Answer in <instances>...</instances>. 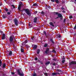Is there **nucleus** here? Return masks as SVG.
Returning a JSON list of instances; mask_svg holds the SVG:
<instances>
[{"label": "nucleus", "mask_w": 76, "mask_h": 76, "mask_svg": "<svg viewBox=\"0 0 76 76\" xmlns=\"http://www.w3.org/2000/svg\"><path fill=\"white\" fill-rule=\"evenodd\" d=\"M34 60H38V58H37V57L35 58Z\"/></svg>", "instance_id": "a18cd8bd"}, {"label": "nucleus", "mask_w": 76, "mask_h": 76, "mask_svg": "<svg viewBox=\"0 0 76 76\" xmlns=\"http://www.w3.org/2000/svg\"><path fill=\"white\" fill-rule=\"evenodd\" d=\"M57 73V74H58V75H60V73H59L58 72Z\"/></svg>", "instance_id": "4d7b16f0"}, {"label": "nucleus", "mask_w": 76, "mask_h": 76, "mask_svg": "<svg viewBox=\"0 0 76 76\" xmlns=\"http://www.w3.org/2000/svg\"><path fill=\"white\" fill-rule=\"evenodd\" d=\"M7 52H8V53H9V52H10V51H8V50H7Z\"/></svg>", "instance_id": "680f3d73"}, {"label": "nucleus", "mask_w": 76, "mask_h": 76, "mask_svg": "<svg viewBox=\"0 0 76 76\" xmlns=\"http://www.w3.org/2000/svg\"><path fill=\"white\" fill-rule=\"evenodd\" d=\"M61 18V20H62V19H63V16H62V17H60Z\"/></svg>", "instance_id": "3c124183"}, {"label": "nucleus", "mask_w": 76, "mask_h": 76, "mask_svg": "<svg viewBox=\"0 0 76 76\" xmlns=\"http://www.w3.org/2000/svg\"><path fill=\"white\" fill-rule=\"evenodd\" d=\"M55 13L56 15H58V12H55Z\"/></svg>", "instance_id": "de8ad7c7"}, {"label": "nucleus", "mask_w": 76, "mask_h": 76, "mask_svg": "<svg viewBox=\"0 0 76 76\" xmlns=\"http://www.w3.org/2000/svg\"><path fill=\"white\" fill-rule=\"evenodd\" d=\"M50 61H48L46 63H45V64L46 65H47L48 64H50Z\"/></svg>", "instance_id": "dca6fc26"}, {"label": "nucleus", "mask_w": 76, "mask_h": 76, "mask_svg": "<svg viewBox=\"0 0 76 76\" xmlns=\"http://www.w3.org/2000/svg\"><path fill=\"white\" fill-rule=\"evenodd\" d=\"M66 61V60H64L62 61V62L63 64H64V62H65V61Z\"/></svg>", "instance_id": "bb28decb"}, {"label": "nucleus", "mask_w": 76, "mask_h": 76, "mask_svg": "<svg viewBox=\"0 0 76 76\" xmlns=\"http://www.w3.org/2000/svg\"><path fill=\"white\" fill-rule=\"evenodd\" d=\"M63 60H64V59H65V58H64V57L63 58Z\"/></svg>", "instance_id": "bf43d9fd"}, {"label": "nucleus", "mask_w": 76, "mask_h": 76, "mask_svg": "<svg viewBox=\"0 0 76 76\" xmlns=\"http://www.w3.org/2000/svg\"><path fill=\"white\" fill-rule=\"evenodd\" d=\"M14 21L16 26H18V23H19L18 22V19H14Z\"/></svg>", "instance_id": "39448f33"}, {"label": "nucleus", "mask_w": 76, "mask_h": 76, "mask_svg": "<svg viewBox=\"0 0 76 76\" xmlns=\"http://www.w3.org/2000/svg\"><path fill=\"white\" fill-rule=\"evenodd\" d=\"M52 65H53V66H56V63H53V64H52Z\"/></svg>", "instance_id": "f704fd0d"}, {"label": "nucleus", "mask_w": 76, "mask_h": 76, "mask_svg": "<svg viewBox=\"0 0 76 76\" xmlns=\"http://www.w3.org/2000/svg\"><path fill=\"white\" fill-rule=\"evenodd\" d=\"M58 37L59 38H61V35L60 34H58Z\"/></svg>", "instance_id": "412c9836"}, {"label": "nucleus", "mask_w": 76, "mask_h": 76, "mask_svg": "<svg viewBox=\"0 0 76 76\" xmlns=\"http://www.w3.org/2000/svg\"><path fill=\"white\" fill-rule=\"evenodd\" d=\"M4 1H6V0H4Z\"/></svg>", "instance_id": "338daca9"}, {"label": "nucleus", "mask_w": 76, "mask_h": 76, "mask_svg": "<svg viewBox=\"0 0 76 76\" xmlns=\"http://www.w3.org/2000/svg\"><path fill=\"white\" fill-rule=\"evenodd\" d=\"M50 41L52 42V43H53V44H54V41H53V39H50Z\"/></svg>", "instance_id": "393cba45"}, {"label": "nucleus", "mask_w": 76, "mask_h": 76, "mask_svg": "<svg viewBox=\"0 0 76 76\" xmlns=\"http://www.w3.org/2000/svg\"><path fill=\"white\" fill-rule=\"evenodd\" d=\"M33 48L34 49V50H36V49L37 48V45H34V47H33Z\"/></svg>", "instance_id": "9b49d317"}, {"label": "nucleus", "mask_w": 76, "mask_h": 76, "mask_svg": "<svg viewBox=\"0 0 76 76\" xmlns=\"http://www.w3.org/2000/svg\"><path fill=\"white\" fill-rule=\"evenodd\" d=\"M55 1L56 2L57 4H58V3L59 2V1H58V0H55Z\"/></svg>", "instance_id": "aec40b11"}, {"label": "nucleus", "mask_w": 76, "mask_h": 76, "mask_svg": "<svg viewBox=\"0 0 76 76\" xmlns=\"http://www.w3.org/2000/svg\"><path fill=\"white\" fill-rule=\"evenodd\" d=\"M20 25H22V24H23V22H20Z\"/></svg>", "instance_id": "72a5a7b5"}, {"label": "nucleus", "mask_w": 76, "mask_h": 76, "mask_svg": "<svg viewBox=\"0 0 76 76\" xmlns=\"http://www.w3.org/2000/svg\"><path fill=\"white\" fill-rule=\"evenodd\" d=\"M63 13H66V12L64 10H63L62 12Z\"/></svg>", "instance_id": "6e6d98bb"}, {"label": "nucleus", "mask_w": 76, "mask_h": 76, "mask_svg": "<svg viewBox=\"0 0 76 76\" xmlns=\"http://www.w3.org/2000/svg\"><path fill=\"white\" fill-rule=\"evenodd\" d=\"M58 17H57L56 18H55V19H58Z\"/></svg>", "instance_id": "052dcab7"}, {"label": "nucleus", "mask_w": 76, "mask_h": 76, "mask_svg": "<svg viewBox=\"0 0 76 76\" xmlns=\"http://www.w3.org/2000/svg\"><path fill=\"white\" fill-rule=\"evenodd\" d=\"M73 18V16L72 15H70L69 16V19H72Z\"/></svg>", "instance_id": "c756f323"}, {"label": "nucleus", "mask_w": 76, "mask_h": 76, "mask_svg": "<svg viewBox=\"0 0 76 76\" xmlns=\"http://www.w3.org/2000/svg\"><path fill=\"white\" fill-rule=\"evenodd\" d=\"M74 28L75 29H76V24H75V26L74 27Z\"/></svg>", "instance_id": "864d4df0"}, {"label": "nucleus", "mask_w": 76, "mask_h": 76, "mask_svg": "<svg viewBox=\"0 0 76 76\" xmlns=\"http://www.w3.org/2000/svg\"><path fill=\"white\" fill-rule=\"evenodd\" d=\"M56 71H57V72H62V71H61V70L59 69H56Z\"/></svg>", "instance_id": "f8f14e48"}, {"label": "nucleus", "mask_w": 76, "mask_h": 76, "mask_svg": "<svg viewBox=\"0 0 76 76\" xmlns=\"http://www.w3.org/2000/svg\"><path fill=\"white\" fill-rule=\"evenodd\" d=\"M4 9L6 12H7V11H8V9L7 8H5Z\"/></svg>", "instance_id": "c9c22d12"}, {"label": "nucleus", "mask_w": 76, "mask_h": 76, "mask_svg": "<svg viewBox=\"0 0 76 76\" xmlns=\"http://www.w3.org/2000/svg\"><path fill=\"white\" fill-rule=\"evenodd\" d=\"M51 1L52 2H55V0H51Z\"/></svg>", "instance_id": "a19ab883"}, {"label": "nucleus", "mask_w": 76, "mask_h": 76, "mask_svg": "<svg viewBox=\"0 0 76 76\" xmlns=\"http://www.w3.org/2000/svg\"><path fill=\"white\" fill-rule=\"evenodd\" d=\"M26 48H28L29 47V46L28 45H26Z\"/></svg>", "instance_id": "ea45409f"}, {"label": "nucleus", "mask_w": 76, "mask_h": 76, "mask_svg": "<svg viewBox=\"0 0 76 76\" xmlns=\"http://www.w3.org/2000/svg\"><path fill=\"white\" fill-rule=\"evenodd\" d=\"M6 35H5V34H2V39H5V37Z\"/></svg>", "instance_id": "0eeeda50"}, {"label": "nucleus", "mask_w": 76, "mask_h": 76, "mask_svg": "<svg viewBox=\"0 0 76 76\" xmlns=\"http://www.w3.org/2000/svg\"><path fill=\"white\" fill-rule=\"evenodd\" d=\"M37 19L38 18H37V17H35L34 19V23H36V22H37Z\"/></svg>", "instance_id": "6e6552de"}, {"label": "nucleus", "mask_w": 76, "mask_h": 76, "mask_svg": "<svg viewBox=\"0 0 76 76\" xmlns=\"http://www.w3.org/2000/svg\"><path fill=\"white\" fill-rule=\"evenodd\" d=\"M45 53H46V54H48V51L46 50L45 51Z\"/></svg>", "instance_id": "c03bdc74"}, {"label": "nucleus", "mask_w": 76, "mask_h": 76, "mask_svg": "<svg viewBox=\"0 0 76 76\" xmlns=\"http://www.w3.org/2000/svg\"><path fill=\"white\" fill-rule=\"evenodd\" d=\"M28 26L30 28H32V25L31 24H28Z\"/></svg>", "instance_id": "b1692460"}, {"label": "nucleus", "mask_w": 76, "mask_h": 76, "mask_svg": "<svg viewBox=\"0 0 76 76\" xmlns=\"http://www.w3.org/2000/svg\"><path fill=\"white\" fill-rule=\"evenodd\" d=\"M21 12H23L25 11V13L27 14L28 16H31V13H30V11L28 9H23L22 10H21Z\"/></svg>", "instance_id": "f257e3e1"}, {"label": "nucleus", "mask_w": 76, "mask_h": 76, "mask_svg": "<svg viewBox=\"0 0 76 76\" xmlns=\"http://www.w3.org/2000/svg\"><path fill=\"white\" fill-rule=\"evenodd\" d=\"M39 51H40V50H39V49H38L37 52V53L38 54H39Z\"/></svg>", "instance_id": "a211bd4d"}, {"label": "nucleus", "mask_w": 76, "mask_h": 76, "mask_svg": "<svg viewBox=\"0 0 76 76\" xmlns=\"http://www.w3.org/2000/svg\"><path fill=\"white\" fill-rule=\"evenodd\" d=\"M2 63V62H1V61L0 60V67L1 66V64Z\"/></svg>", "instance_id": "c85d7f7f"}, {"label": "nucleus", "mask_w": 76, "mask_h": 76, "mask_svg": "<svg viewBox=\"0 0 76 76\" xmlns=\"http://www.w3.org/2000/svg\"><path fill=\"white\" fill-rule=\"evenodd\" d=\"M12 6L14 9H15V7H15V5H12Z\"/></svg>", "instance_id": "473e14b6"}, {"label": "nucleus", "mask_w": 76, "mask_h": 76, "mask_svg": "<svg viewBox=\"0 0 76 76\" xmlns=\"http://www.w3.org/2000/svg\"><path fill=\"white\" fill-rule=\"evenodd\" d=\"M0 6H1V5H0Z\"/></svg>", "instance_id": "774afa93"}, {"label": "nucleus", "mask_w": 76, "mask_h": 76, "mask_svg": "<svg viewBox=\"0 0 76 76\" xmlns=\"http://www.w3.org/2000/svg\"><path fill=\"white\" fill-rule=\"evenodd\" d=\"M0 4L1 6H2V5H3V4H2V3H1Z\"/></svg>", "instance_id": "13d9d810"}, {"label": "nucleus", "mask_w": 76, "mask_h": 76, "mask_svg": "<svg viewBox=\"0 0 76 76\" xmlns=\"http://www.w3.org/2000/svg\"><path fill=\"white\" fill-rule=\"evenodd\" d=\"M12 52L11 50L10 51V52L9 53L8 56H11L12 55Z\"/></svg>", "instance_id": "1a4fd4ad"}, {"label": "nucleus", "mask_w": 76, "mask_h": 76, "mask_svg": "<svg viewBox=\"0 0 76 76\" xmlns=\"http://www.w3.org/2000/svg\"><path fill=\"white\" fill-rule=\"evenodd\" d=\"M46 51H48H48H49V48H47L46 49Z\"/></svg>", "instance_id": "e433bc0d"}, {"label": "nucleus", "mask_w": 76, "mask_h": 76, "mask_svg": "<svg viewBox=\"0 0 76 76\" xmlns=\"http://www.w3.org/2000/svg\"><path fill=\"white\" fill-rule=\"evenodd\" d=\"M64 23H65L66 22V19L64 18Z\"/></svg>", "instance_id": "79ce46f5"}, {"label": "nucleus", "mask_w": 76, "mask_h": 76, "mask_svg": "<svg viewBox=\"0 0 76 76\" xmlns=\"http://www.w3.org/2000/svg\"><path fill=\"white\" fill-rule=\"evenodd\" d=\"M50 25H51V26H53V27H54V25H53V23L50 22Z\"/></svg>", "instance_id": "4468645a"}, {"label": "nucleus", "mask_w": 76, "mask_h": 76, "mask_svg": "<svg viewBox=\"0 0 76 76\" xmlns=\"http://www.w3.org/2000/svg\"><path fill=\"white\" fill-rule=\"evenodd\" d=\"M53 53H56V52L55 51V50H52Z\"/></svg>", "instance_id": "2f4dec72"}, {"label": "nucleus", "mask_w": 76, "mask_h": 76, "mask_svg": "<svg viewBox=\"0 0 76 76\" xmlns=\"http://www.w3.org/2000/svg\"><path fill=\"white\" fill-rule=\"evenodd\" d=\"M43 33L44 34H45V35H46V36H47V33H46V32H45V31H44Z\"/></svg>", "instance_id": "cd10ccee"}, {"label": "nucleus", "mask_w": 76, "mask_h": 76, "mask_svg": "<svg viewBox=\"0 0 76 76\" xmlns=\"http://www.w3.org/2000/svg\"><path fill=\"white\" fill-rule=\"evenodd\" d=\"M37 12H38V11H35V12H34L35 14H37Z\"/></svg>", "instance_id": "37998d69"}, {"label": "nucleus", "mask_w": 76, "mask_h": 76, "mask_svg": "<svg viewBox=\"0 0 76 76\" xmlns=\"http://www.w3.org/2000/svg\"><path fill=\"white\" fill-rule=\"evenodd\" d=\"M72 64H76V61H72L69 63V65L71 66Z\"/></svg>", "instance_id": "423d86ee"}, {"label": "nucleus", "mask_w": 76, "mask_h": 76, "mask_svg": "<svg viewBox=\"0 0 76 76\" xmlns=\"http://www.w3.org/2000/svg\"><path fill=\"white\" fill-rule=\"evenodd\" d=\"M23 3H22V2H20L18 8V10H19L20 11H21V10H20V9H21V7H23Z\"/></svg>", "instance_id": "20e7f679"}, {"label": "nucleus", "mask_w": 76, "mask_h": 76, "mask_svg": "<svg viewBox=\"0 0 76 76\" xmlns=\"http://www.w3.org/2000/svg\"><path fill=\"white\" fill-rule=\"evenodd\" d=\"M53 61H56V59L55 58L53 59Z\"/></svg>", "instance_id": "8fccbe9b"}, {"label": "nucleus", "mask_w": 76, "mask_h": 76, "mask_svg": "<svg viewBox=\"0 0 76 76\" xmlns=\"http://www.w3.org/2000/svg\"><path fill=\"white\" fill-rule=\"evenodd\" d=\"M48 8H51V7L50 6H49L48 7Z\"/></svg>", "instance_id": "5fc2aeb1"}, {"label": "nucleus", "mask_w": 76, "mask_h": 76, "mask_svg": "<svg viewBox=\"0 0 76 76\" xmlns=\"http://www.w3.org/2000/svg\"><path fill=\"white\" fill-rule=\"evenodd\" d=\"M11 74H12V75H15V73H14V72H11Z\"/></svg>", "instance_id": "09e8293b"}, {"label": "nucleus", "mask_w": 76, "mask_h": 76, "mask_svg": "<svg viewBox=\"0 0 76 76\" xmlns=\"http://www.w3.org/2000/svg\"><path fill=\"white\" fill-rule=\"evenodd\" d=\"M57 72H53L52 73V75H57Z\"/></svg>", "instance_id": "6ab92c4d"}, {"label": "nucleus", "mask_w": 76, "mask_h": 76, "mask_svg": "<svg viewBox=\"0 0 76 76\" xmlns=\"http://www.w3.org/2000/svg\"><path fill=\"white\" fill-rule=\"evenodd\" d=\"M25 44H26V43H27L28 42V40H26L25 41Z\"/></svg>", "instance_id": "58836bf2"}, {"label": "nucleus", "mask_w": 76, "mask_h": 76, "mask_svg": "<svg viewBox=\"0 0 76 76\" xmlns=\"http://www.w3.org/2000/svg\"><path fill=\"white\" fill-rule=\"evenodd\" d=\"M20 71H21V70L20 69H18L17 70L18 75L20 76H24V74L23 73V72L22 71V73H21L20 72Z\"/></svg>", "instance_id": "7ed1b4c3"}, {"label": "nucleus", "mask_w": 76, "mask_h": 76, "mask_svg": "<svg viewBox=\"0 0 76 76\" xmlns=\"http://www.w3.org/2000/svg\"><path fill=\"white\" fill-rule=\"evenodd\" d=\"M64 8H63V7H62L61 8V10H64Z\"/></svg>", "instance_id": "603ef678"}, {"label": "nucleus", "mask_w": 76, "mask_h": 76, "mask_svg": "<svg viewBox=\"0 0 76 76\" xmlns=\"http://www.w3.org/2000/svg\"><path fill=\"white\" fill-rule=\"evenodd\" d=\"M58 18H60L62 17V15L60 13H59L58 15Z\"/></svg>", "instance_id": "ddd939ff"}, {"label": "nucleus", "mask_w": 76, "mask_h": 76, "mask_svg": "<svg viewBox=\"0 0 76 76\" xmlns=\"http://www.w3.org/2000/svg\"><path fill=\"white\" fill-rule=\"evenodd\" d=\"M21 53H23V52H24V50H23V49H22V48H21Z\"/></svg>", "instance_id": "4be33fe9"}, {"label": "nucleus", "mask_w": 76, "mask_h": 76, "mask_svg": "<svg viewBox=\"0 0 76 76\" xmlns=\"http://www.w3.org/2000/svg\"><path fill=\"white\" fill-rule=\"evenodd\" d=\"M6 64L5 63L3 65V68H5V67H6Z\"/></svg>", "instance_id": "f3484780"}, {"label": "nucleus", "mask_w": 76, "mask_h": 76, "mask_svg": "<svg viewBox=\"0 0 76 76\" xmlns=\"http://www.w3.org/2000/svg\"><path fill=\"white\" fill-rule=\"evenodd\" d=\"M44 75H45V76H48V74L47 73H44Z\"/></svg>", "instance_id": "7c9ffc66"}, {"label": "nucleus", "mask_w": 76, "mask_h": 76, "mask_svg": "<svg viewBox=\"0 0 76 76\" xmlns=\"http://www.w3.org/2000/svg\"><path fill=\"white\" fill-rule=\"evenodd\" d=\"M2 17L3 18V19L7 18V15L4 14L2 15Z\"/></svg>", "instance_id": "9d476101"}, {"label": "nucleus", "mask_w": 76, "mask_h": 76, "mask_svg": "<svg viewBox=\"0 0 76 76\" xmlns=\"http://www.w3.org/2000/svg\"><path fill=\"white\" fill-rule=\"evenodd\" d=\"M38 62H39V63H40L42 64H43V63H42V61H41L40 60H38Z\"/></svg>", "instance_id": "5701e85b"}, {"label": "nucleus", "mask_w": 76, "mask_h": 76, "mask_svg": "<svg viewBox=\"0 0 76 76\" xmlns=\"http://www.w3.org/2000/svg\"><path fill=\"white\" fill-rule=\"evenodd\" d=\"M47 45H48V44L47 43H46L44 45V47H47Z\"/></svg>", "instance_id": "a878e982"}, {"label": "nucleus", "mask_w": 76, "mask_h": 76, "mask_svg": "<svg viewBox=\"0 0 76 76\" xmlns=\"http://www.w3.org/2000/svg\"><path fill=\"white\" fill-rule=\"evenodd\" d=\"M1 12V10H0V13Z\"/></svg>", "instance_id": "e2e57ef3"}, {"label": "nucleus", "mask_w": 76, "mask_h": 76, "mask_svg": "<svg viewBox=\"0 0 76 76\" xmlns=\"http://www.w3.org/2000/svg\"><path fill=\"white\" fill-rule=\"evenodd\" d=\"M37 6L38 4L36 3L34 4L33 5V6Z\"/></svg>", "instance_id": "2eb2a0df"}, {"label": "nucleus", "mask_w": 76, "mask_h": 76, "mask_svg": "<svg viewBox=\"0 0 76 76\" xmlns=\"http://www.w3.org/2000/svg\"><path fill=\"white\" fill-rule=\"evenodd\" d=\"M24 0H21V1H23Z\"/></svg>", "instance_id": "69168bd1"}, {"label": "nucleus", "mask_w": 76, "mask_h": 76, "mask_svg": "<svg viewBox=\"0 0 76 76\" xmlns=\"http://www.w3.org/2000/svg\"><path fill=\"white\" fill-rule=\"evenodd\" d=\"M7 14H8V15H10V12H8L7 13Z\"/></svg>", "instance_id": "49530a36"}, {"label": "nucleus", "mask_w": 76, "mask_h": 76, "mask_svg": "<svg viewBox=\"0 0 76 76\" xmlns=\"http://www.w3.org/2000/svg\"><path fill=\"white\" fill-rule=\"evenodd\" d=\"M31 39H32V40H33V38H31Z\"/></svg>", "instance_id": "0e129e2a"}, {"label": "nucleus", "mask_w": 76, "mask_h": 76, "mask_svg": "<svg viewBox=\"0 0 76 76\" xmlns=\"http://www.w3.org/2000/svg\"><path fill=\"white\" fill-rule=\"evenodd\" d=\"M41 14H42V15H44V13H44V12L42 11L41 13Z\"/></svg>", "instance_id": "4c0bfd02"}, {"label": "nucleus", "mask_w": 76, "mask_h": 76, "mask_svg": "<svg viewBox=\"0 0 76 76\" xmlns=\"http://www.w3.org/2000/svg\"><path fill=\"white\" fill-rule=\"evenodd\" d=\"M9 41L10 45L13 44V37L12 36H10Z\"/></svg>", "instance_id": "f03ea898"}]
</instances>
